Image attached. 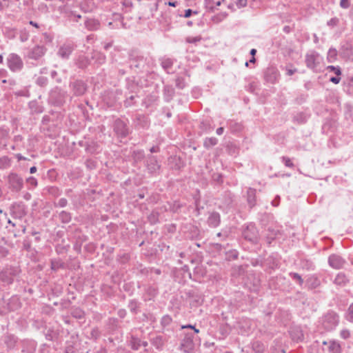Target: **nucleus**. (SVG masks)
Wrapping results in <instances>:
<instances>
[{
    "mask_svg": "<svg viewBox=\"0 0 353 353\" xmlns=\"http://www.w3.org/2000/svg\"><path fill=\"white\" fill-rule=\"evenodd\" d=\"M6 185L12 192L18 193L23 188V179L16 172H10L6 176Z\"/></svg>",
    "mask_w": 353,
    "mask_h": 353,
    "instance_id": "obj_1",
    "label": "nucleus"
},
{
    "mask_svg": "<svg viewBox=\"0 0 353 353\" xmlns=\"http://www.w3.org/2000/svg\"><path fill=\"white\" fill-rule=\"evenodd\" d=\"M7 66L12 72H20L23 68V62L19 55L16 53H10L7 59Z\"/></svg>",
    "mask_w": 353,
    "mask_h": 353,
    "instance_id": "obj_2",
    "label": "nucleus"
},
{
    "mask_svg": "<svg viewBox=\"0 0 353 353\" xmlns=\"http://www.w3.org/2000/svg\"><path fill=\"white\" fill-rule=\"evenodd\" d=\"M242 236L245 240L254 244L257 243L259 240V231L253 223H249L243 228Z\"/></svg>",
    "mask_w": 353,
    "mask_h": 353,
    "instance_id": "obj_3",
    "label": "nucleus"
},
{
    "mask_svg": "<svg viewBox=\"0 0 353 353\" xmlns=\"http://www.w3.org/2000/svg\"><path fill=\"white\" fill-rule=\"evenodd\" d=\"M305 62L307 68L314 72H318L320 65V54L316 51H310L305 56Z\"/></svg>",
    "mask_w": 353,
    "mask_h": 353,
    "instance_id": "obj_4",
    "label": "nucleus"
},
{
    "mask_svg": "<svg viewBox=\"0 0 353 353\" xmlns=\"http://www.w3.org/2000/svg\"><path fill=\"white\" fill-rule=\"evenodd\" d=\"M17 272L16 268L12 267L5 268L0 272V280L6 284H11L13 283L14 278L17 276Z\"/></svg>",
    "mask_w": 353,
    "mask_h": 353,
    "instance_id": "obj_5",
    "label": "nucleus"
},
{
    "mask_svg": "<svg viewBox=\"0 0 353 353\" xmlns=\"http://www.w3.org/2000/svg\"><path fill=\"white\" fill-rule=\"evenodd\" d=\"M181 350L185 353H192L194 349V335L192 333L185 334L181 343Z\"/></svg>",
    "mask_w": 353,
    "mask_h": 353,
    "instance_id": "obj_6",
    "label": "nucleus"
},
{
    "mask_svg": "<svg viewBox=\"0 0 353 353\" xmlns=\"http://www.w3.org/2000/svg\"><path fill=\"white\" fill-rule=\"evenodd\" d=\"M65 99V92L59 88L53 89L50 94V101L56 105H62Z\"/></svg>",
    "mask_w": 353,
    "mask_h": 353,
    "instance_id": "obj_7",
    "label": "nucleus"
},
{
    "mask_svg": "<svg viewBox=\"0 0 353 353\" xmlns=\"http://www.w3.org/2000/svg\"><path fill=\"white\" fill-rule=\"evenodd\" d=\"M146 168L150 174H157L161 168V165L154 156L150 155L146 160Z\"/></svg>",
    "mask_w": 353,
    "mask_h": 353,
    "instance_id": "obj_8",
    "label": "nucleus"
},
{
    "mask_svg": "<svg viewBox=\"0 0 353 353\" xmlns=\"http://www.w3.org/2000/svg\"><path fill=\"white\" fill-rule=\"evenodd\" d=\"M70 87L77 96H81L85 94L87 90V85L81 80H76L70 83Z\"/></svg>",
    "mask_w": 353,
    "mask_h": 353,
    "instance_id": "obj_9",
    "label": "nucleus"
},
{
    "mask_svg": "<svg viewBox=\"0 0 353 353\" xmlns=\"http://www.w3.org/2000/svg\"><path fill=\"white\" fill-rule=\"evenodd\" d=\"M328 263L332 268L338 270L343 268L345 260L340 255L333 254L329 256Z\"/></svg>",
    "mask_w": 353,
    "mask_h": 353,
    "instance_id": "obj_10",
    "label": "nucleus"
},
{
    "mask_svg": "<svg viewBox=\"0 0 353 353\" xmlns=\"http://www.w3.org/2000/svg\"><path fill=\"white\" fill-rule=\"evenodd\" d=\"M146 66V59L143 56H137L130 59V68L138 70L141 72L145 70Z\"/></svg>",
    "mask_w": 353,
    "mask_h": 353,
    "instance_id": "obj_11",
    "label": "nucleus"
},
{
    "mask_svg": "<svg viewBox=\"0 0 353 353\" xmlns=\"http://www.w3.org/2000/svg\"><path fill=\"white\" fill-rule=\"evenodd\" d=\"M114 130L120 137H125L128 134V129L126 124L121 120L117 119L114 122Z\"/></svg>",
    "mask_w": 353,
    "mask_h": 353,
    "instance_id": "obj_12",
    "label": "nucleus"
},
{
    "mask_svg": "<svg viewBox=\"0 0 353 353\" xmlns=\"http://www.w3.org/2000/svg\"><path fill=\"white\" fill-rule=\"evenodd\" d=\"M46 51V48L43 46H36L29 51L28 57L31 59L38 60L45 54Z\"/></svg>",
    "mask_w": 353,
    "mask_h": 353,
    "instance_id": "obj_13",
    "label": "nucleus"
},
{
    "mask_svg": "<svg viewBox=\"0 0 353 353\" xmlns=\"http://www.w3.org/2000/svg\"><path fill=\"white\" fill-rule=\"evenodd\" d=\"M279 72L274 68H268L264 73V79L266 82L271 84L275 83L278 81Z\"/></svg>",
    "mask_w": 353,
    "mask_h": 353,
    "instance_id": "obj_14",
    "label": "nucleus"
},
{
    "mask_svg": "<svg viewBox=\"0 0 353 353\" xmlns=\"http://www.w3.org/2000/svg\"><path fill=\"white\" fill-rule=\"evenodd\" d=\"M74 50L71 43H64L58 50V55L62 59H68Z\"/></svg>",
    "mask_w": 353,
    "mask_h": 353,
    "instance_id": "obj_15",
    "label": "nucleus"
},
{
    "mask_svg": "<svg viewBox=\"0 0 353 353\" xmlns=\"http://www.w3.org/2000/svg\"><path fill=\"white\" fill-rule=\"evenodd\" d=\"M59 13L65 18L69 20H72V16L74 14V11L72 10V8L68 3L58 8Z\"/></svg>",
    "mask_w": 353,
    "mask_h": 353,
    "instance_id": "obj_16",
    "label": "nucleus"
},
{
    "mask_svg": "<svg viewBox=\"0 0 353 353\" xmlns=\"http://www.w3.org/2000/svg\"><path fill=\"white\" fill-rule=\"evenodd\" d=\"M85 27L89 31H95L100 28L101 24L96 19L88 18L84 22Z\"/></svg>",
    "mask_w": 353,
    "mask_h": 353,
    "instance_id": "obj_17",
    "label": "nucleus"
},
{
    "mask_svg": "<svg viewBox=\"0 0 353 353\" xmlns=\"http://www.w3.org/2000/svg\"><path fill=\"white\" fill-rule=\"evenodd\" d=\"M208 224L212 228L217 227L221 222V217L219 213L216 212H212L210 214L208 218Z\"/></svg>",
    "mask_w": 353,
    "mask_h": 353,
    "instance_id": "obj_18",
    "label": "nucleus"
},
{
    "mask_svg": "<svg viewBox=\"0 0 353 353\" xmlns=\"http://www.w3.org/2000/svg\"><path fill=\"white\" fill-rule=\"evenodd\" d=\"M256 190L249 188L247 190V202L250 208L254 207L256 204Z\"/></svg>",
    "mask_w": 353,
    "mask_h": 353,
    "instance_id": "obj_19",
    "label": "nucleus"
},
{
    "mask_svg": "<svg viewBox=\"0 0 353 353\" xmlns=\"http://www.w3.org/2000/svg\"><path fill=\"white\" fill-rule=\"evenodd\" d=\"M279 234V230L272 227L268 228L265 234V241L268 244H270Z\"/></svg>",
    "mask_w": 353,
    "mask_h": 353,
    "instance_id": "obj_20",
    "label": "nucleus"
},
{
    "mask_svg": "<svg viewBox=\"0 0 353 353\" xmlns=\"http://www.w3.org/2000/svg\"><path fill=\"white\" fill-rule=\"evenodd\" d=\"M4 343L8 349H13L17 343V338L13 335L8 334L4 337Z\"/></svg>",
    "mask_w": 353,
    "mask_h": 353,
    "instance_id": "obj_21",
    "label": "nucleus"
},
{
    "mask_svg": "<svg viewBox=\"0 0 353 353\" xmlns=\"http://www.w3.org/2000/svg\"><path fill=\"white\" fill-rule=\"evenodd\" d=\"M92 59L94 61V63L97 65H102L105 62L106 57L104 54L98 51H93L92 53Z\"/></svg>",
    "mask_w": 353,
    "mask_h": 353,
    "instance_id": "obj_22",
    "label": "nucleus"
},
{
    "mask_svg": "<svg viewBox=\"0 0 353 353\" xmlns=\"http://www.w3.org/2000/svg\"><path fill=\"white\" fill-rule=\"evenodd\" d=\"M161 65L163 70L167 72L170 73V70L174 65V61L170 58H162L161 60Z\"/></svg>",
    "mask_w": 353,
    "mask_h": 353,
    "instance_id": "obj_23",
    "label": "nucleus"
},
{
    "mask_svg": "<svg viewBox=\"0 0 353 353\" xmlns=\"http://www.w3.org/2000/svg\"><path fill=\"white\" fill-rule=\"evenodd\" d=\"M307 284L310 289H315L320 286L321 281L316 276L312 275L307 279Z\"/></svg>",
    "mask_w": 353,
    "mask_h": 353,
    "instance_id": "obj_24",
    "label": "nucleus"
},
{
    "mask_svg": "<svg viewBox=\"0 0 353 353\" xmlns=\"http://www.w3.org/2000/svg\"><path fill=\"white\" fill-rule=\"evenodd\" d=\"M76 64L79 68L83 69L90 64V60L86 56L80 55L76 61Z\"/></svg>",
    "mask_w": 353,
    "mask_h": 353,
    "instance_id": "obj_25",
    "label": "nucleus"
},
{
    "mask_svg": "<svg viewBox=\"0 0 353 353\" xmlns=\"http://www.w3.org/2000/svg\"><path fill=\"white\" fill-rule=\"evenodd\" d=\"M252 348L255 353H263L266 346L262 342L256 341L252 343Z\"/></svg>",
    "mask_w": 353,
    "mask_h": 353,
    "instance_id": "obj_26",
    "label": "nucleus"
},
{
    "mask_svg": "<svg viewBox=\"0 0 353 353\" xmlns=\"http://www.w3.org/2000/svg\"><path fill=\"white\" fill-rule=\"evenodd\" d=\"M338 52L336 48H330L327 52V61L329 63H334L337 59Z\"/></svg>",
    "mask_w": 353,
    "mask_h": 353,
    "instance_id": "obj_27",
    "label": "nucleus"
},
{
    "mask_svg": "<svg viewBox=\"0 0 353 353\" xmlns=\"http://www.w3.org/2000/svg\"><path fill=\"white\" fill-rule=\"evenodd\" d=\"M347 282L348 279L343 273H339L334 281L336 285L341 286L345 285Z\"/></svg>",
    "mask_w": 353,
    "mask_h": 353,
    "instance_id": "obj_28",
    "label": "nucleus"
},
{
    "mask_svg": "<svg viewBox=\"0 0 353 353\" xmlns=\"http://www.w3.org/2000/svg\"><path fill=\"white\" fill-rule=\"evenodd\" d=\"M59 219L63 223H68L72 219V216L70 212L63 210L59 213Z\"/></svg>",
    "mask_w": 353,
    "mask_h": 353,
    "instance_id": "obj_29",
    "label": "nucleus"
},
{
    "mask_svg": "<svg viewBox=\"0 0 353 353\" xmlns=\"http://www.w3.org/2000/svg\"><path fill=\"white\" fill-rule=\"evenodd\" d=\"M218 143V139L215 137H207L205 139L203 142V146L209 149L214 145H216Z\"/></svg>",
    "mask_w": 353,
    "mask_h": 353,
    "instance_id": "obj_30",
    "label": "nucleus"
},
{
    "mask_svg": "<svg viewBox=\"0 0 353 353\" xmlns=\"http://www.w3.org/2000/svg\"><path fill=\"white\" fill-rule=\"evenodd\" d=\"M11 165V160L7 156L0 157V169H7Z\"/></svg>",
    "mask_w": 353,
    "mask_h": 353,
    "instance_id": "obj_31",
    "label": "nucleus"
},
{
    "mask_svg": "<svg viewBox=\"0 0 353 353\" xmlns=\"http://www.w3.org/2000/svg\"><path fill=\"white\" fill-rule=\"evenodd\" d=\"M8 307L10 311L17 310L18 307H19V299L16 297H12L8 303Z\"/></svg>",
    "mask_w": 353,
    "mask_h": 353,
    "instance_id": "obj_32",
    "label": "nucleus"
},
{
    "mask_svg": "<svg viewBox=\"0 0 353 353\" xmlns=\"http://www.w3.org/2000/svg\"><path fill=\"white\" fill-rule=\"evenodd\" d=\"M64 268V263L60 259L51 260V269L57 271L60 268Z\"/></svg>",
    "mask_w": 353,
    "mask_h": 353,
    "instance_id": "obj_33",
    "label": "nucleus"
},
{
    "mask_svg": "<svg viewBox=\"0 0 353 353\" xmlns=\"http://www.w3.org/2000/svg\"><path fill=\"white\" fill-rule=\"evenodd\" d=\"M329 352L330 353H340L341 352V346L338 343L334 341H331L329 343L328 346Z\"/></svg>",
    "mask_w": 353,
    "mask_h": 353,
    "instance_id": "obj_34",
    "label": "nucleus"
},
{
    "mask_svg": "<svg viewBox=\"0 0 353 353\" xmlns=\"http://www.w3.org/2000/svg\"><path fill=\"white\" fill-rule=\"evenodd\" d=\"M163 91L166 100L169 101L174 94V89L170 85H165L164 87Z\"/></svg>",
    "mask_w": 353,
    "mask_h": 353,
    "instance_id": "obj_35",
    "label": "nucleus"
},
{
    "mask_svg": "<svg viewBox=\"0 0 353 353\" xmlns=\"http://www.w3.org/2000/svg\"><path fill=\"white\" fill-rule=\"evenodd\" d=\"M47 190H48V192L50 195H52V196H53L54 197L59 196L61 194V192L59 190V188L56 187V186L48 187Z\"/></svg>",
    "mask_w": 353,
    "mask_h": 353,
    "instance_id": "obj_36",
    "label": "nucleus"
},
{
    "mask_svg": "<svg viewBox=\"0 0 353 353\" xmlns=\"http://www.w3.org/2000/svg\"><path fill=\"white\" fill-rule=\"evenodd\" d=\"M26 183L29 186L28 188H34L38 185V181L36 178L34 176H29L26 179Z\"/></svg>",
    "mask_w": 353,
    "mask_h": 353,
    "instance_id": "obj_37",
    "label": "nucleus"
},
{
    "mask_svg": "<svg viewBox=\"0 0 353 353\" xmlns=\"http://www.w3.org/2000/svg\"><path fill=\"white\" fill-rule=\"evenodd\" d=\"M72 316L76 319H81L84 316V312L79 308H75L72 311Z\"/></svg>",
    "mask_w": 353,
    "mask_h": 353,
    "instance_id": "obj_38",
    "label": "nucleus"
},
{
    "mask_svg": "<svg viewBox=\"0 0 353 353\" xmlns=\"http://www.w3.org/2000/svg\"><path fill=\"white\" fill-rule=\"evenodd\" d=\"M176 88L179 89H183L185 87V82L184 78L178 77L175 80Z\"/></svg>",
    "mask_w": 353,
    "mask_h": 353,
    "instance_id": "obj_39",
    "label": "nucleus"
},
{
    "mask_svg": "<svg viewBox=\"0 0 353 353\" xmlns=\"http://www.w3.org/2000/svg\"><path fill=\"white\" fill-rule=\"evenodd\" d=\"M294 121H296L298 123H304L306 122V117L303 113L297 114L294 117Z\"/></svg>",
    "mask_w": 353,
    "mask_h": 353,
    "instance_id": "obj_40",
    "label": "nucleus"
},
{
    "mask_svg": "<svg viewBox=\"0 0 353 353\" xmlns=\"http://www.w3.org/2000/svg\"><path fill=\"white\" fill-rule=\"evenodd\" d=\"M130 343L132 349L138 350L141 346V340L138 338L132 337Z\"/></svg>",
    "mask_w": 353,
    "mask_h": 353,
    "instance_id": "obj_41",
    "label": "nucleus"
},
{
    "mask_svg": "<svg viewBox=\"0 0 353 353\" xmlns=\"http://www.w3.org/2000/svg\"><path fill=\"white\" fill-rule=\"evenodd\" d=\"M9 130L4 125L0 127V140L4 139L8 137Z\"/></svg>",
    "mask_w": 353,
    "mask_h": 353,
    "instance_id": "obj_42",
    "label": "nucleus"
},
{
    "mask_svg": "<svg viewBox=\"0 0 353 353\" xmlns=\"http://www.w3.org/2000/svg\"><path fill=\"white\" fill-rule=\"evenodd\" d=\"M290 276L292 279L296 281L300 285H302L303 283V279H302L301 276L296 272H290Z\"/></svg>",
    "mask_w": 353,
    "mask_h": 353,
    "instance_id": "obj_43",
    "label": "nucleus"
},
{
    "mask_svg": "<svg viewBox=\"0 0 353 353\" xmlns=\"http://www.w3.org/2000/svg\"><path fill=\"white\" fill-rule=\"evenodd\" d=\"M30 107L32 111L36 113H41L43 112V108L41 106H38L36 102L32 101L30 103Z\"/></svg>",
    "mask_w": 353,
    "mask_h": 353,
    "instance_id": "obj_44",
    "label": "nucleus"
},
{
    "mask_svg": "<svg viewBox=\"0 0 353 353\" xmlns=\"http://www.w3.org/2000/svg\"><path fill=\"white\" fill-rule=\"evenodd\" d=\"M128 307L132 312L137 313L139 304L137 301L132 300L129 303Z\"/></svg>",
    "mask_w": 353,
    "mask_h": 353,
    "instance_id": "obj_45",
    "label": "nucleus"
},
{
    "mask_svg": "<svg viewBox=\"0 0 353 353\" xmlns=\"http://www.w3.org/2000/svg\"><path fill=\"white\" fill-rule=\"evenodd\" d=\"M172 318L169 315H165L162 317L161 323L163 327L169 325L172 323Z\"/></svg>",
    "mask_w": 353,
    "mask_h": 353,
    "instance_id": "obj_46",
    "label": "nucleus"
},
{
    "mask_svg": "<svg viewBox=\"0 0 353 353\" xmlns=\"http://www.w3.org/2000/svg\"><path fill=\"white\" fill-rule=\"evenodd\" d=\"M326 319H330L332 322V325L336 326L339 322V316L336 314H328L326 316Z\"/></svg>",
    "mask_w": 353,
    "mask_h": 353,
    "instance_id": "obj_47",
    "label": "nucleus"
},
{
    "mask_svg": "<svg viewBox=\"0 0 353 353\" xmlns=\"http://www.w3.org/2000/svg\"><path fill=\"white\" fill-rule=\"evenodd\" d=\"M327 70L331 72H334L336 76H340L341 74V70L339 66L328 65L327 67Z\"/></svg>",
    "mask_w": 353,
    "mask_h": 353,
    "instance_id": "obj_48",
    "label": "nucleus"
},
{
    "mask_svg": "<svg viewBox=\"0 0 353 353\" xmlns=\"http://www.w3.org/2000/svg\"><path fill=\"white\" fill-rule=\"evenodd\" d=\"M281 160H282V162L285 164V165L286 167L291 168L294 167V163H292V161H291V159L289 157H282Z\"/></svg>",
    "mask_w": 353,
    "mask_h": 353,
    "instance_id": "obj_49",
    "label": "nucleus"
},
{
    "mask_svg": "<svg viewBox=\"0 0 353 353\" xmlns=\"http://www.w3.org/2000/svg\"><path fill=\"white\" fill-rule=\"evenodd\" d=\"M134 158L137 160H141L144 157V152L143 150L134 151Z\"/></svg>",
    "mask_w": 353,
    "mask_h": 353,
    "instance_id": "obj_50",
    "label": "nucleus"
},
{
    "mask_svg": "<svg viewBox=\"0 0 353 353\" xmlns=\"http://www.w3.org/2000/svg\"><path fill=\"white\" fill-rule=\"evenodd\" d=\"M148 220L149 221L152 223V224H154L156 223H157L158 221V215L157 213H151L149 216H148Z\"/></svg>",
    "mask_w": 353,
    "mask_h": 353,
    "instance_id": "obj_51",
    "label": "nucleus"
},
{
    "mask_svg": "<svg viewBox=\"0 0 353 353\" xmlns=\"http://www.w3.org/2000/svg\"><path fill=\"white\" fill-rule=\"evenodd\" d=\"M201 37H188L186 38V41L189 43H195L201 41Z\"/></svg>",
    "mask_w": 353,
    "mask_h": 353,
    "instance_id": "obj_52",
    "label": "nucleus"
},
{
    "mask_svg": "<svg viewBox=\"0 0 353 353\" xmlns=\"http://www.w3.org/2000/svg\"><path fill=\"white\" fill-rule=\"evenodd\" d=\"M248 0H236L235 4L238 8H244L247 6Z\"/></svg>",
    "mask_w": 353,
    "mask_h": 353,
    "instance_id": "obj_53",
    "label": "nucleus"
},
{
    "mask_svg": "<svg viewBox=\"0 0 353 353\" xmlns=\"http://www.w3.org/2000/svg\"><path fill=\"white\" fill-rule=\"evenodd\" d=\"M48 79L46 77H41L37 80V83L40 86H44L47 84Z\"/></svg>",
    "mask_w": 353,
    "mask_h": 353,
    "instance_id": "obj_54",
    "label": "nucleus"
},
{
    "mask_svg": "<svg viewBox=\"0 0 353 353\" xmlns=\"http://www.w3.org/2000/svg\"><path fill=\"white\" fill-rule=\"evenodd\" d=\"M339 20L336 17L332 18L327 23V26L334 27L338 25Z\"/></svg>",
    "mask_w": 353,
    "mask_h": 353,
    "instance_id": "obj_55",
    "label": "nucleus"
},
{
    "mask_svg": "<svg viewBox=\"0 0 353 353\" xmlns=\"http://www.w3.org/2000/svg\"><path fill=\"white\" fill-rule=\"evenodd\" d=\"M68 201L65 198H61L59 200L58 203L55 204V206H59L60 208H64L67 205Z\"/></svg>",
    "mask_w": 353,
    "mask_h": 353,
    "instance_id": "obj_56",
    "label": "nucleus"
},
{
    "mask_svg": "<svg viewBox=\"0 0 353 353\" xmlns=\"http://www.w3.org/2000/svg\"><path fill=\"white\" fill-rule=\"evenodd\" d=\"M192 14H197L198 12L197 11H193L191 9H187V10H185V13L183 15V17L184 18H189V17H190L192 16Z\"/></svg>",
    "mask_w": 353,
    "mask_h": 353,
    "instance_id": "obj_57",
    "label": "nucleus"
},
{
    "mask_svg": "<svg viewBox=\"0 0 353 353\" xmlns=\"http://www.w3.org/2000/svg\"><path fill=\"white\" fill-rule=\"evenodd\" d=\"M340 6L344 9L348 8L350 6V0H341Z\"/></svg>",
    "mask_w": 353,
    "mask_h": 353,
    "instance_id": "obj_58",
    "label": "nucleus"
},
{
    "mask_svg": "<svg viewBox=\"0 0 353 353\" xmlns=\"http://www.w3.org/2000/svg\"><path fill=\"white\" fill-rule=\"evenodd\" d=\"M134 99V96H130L129 98L126 99V100L124 101V105L125 107L132 105L133 104Z\"/></svg>",
    "mask_w": 353,
    "mask_h": 353,
    "instance_id": "obj_59",
    "label": "nucleus"
},
{
    "mask_svg": "<svg viewBox=\"0 0 353 353\" xmlns=\"http://www.w3.org/2000/svg\"><path fill=\"white\" fill-rule=\"evenodd\" d=\"M341 334V336L343 339H346L349 338V337H350V332H349L348 330H342V331L341 332V334Z\"/></svg>",
    "mask_w": 353,
    "mask_h": 353,
    "instance_id": "obj_60",
    "label": "nucleus"
},
{
    "mask_svg": "<svg viewBox=\"0 0 353 353\" xmlns=\"http://www.w3.org/2000/svg\"><path fill=\"white\" fill-rule=\"evenodd\" d=\"M348 315L350 320H353V303L350 305L348 308Z\"/></svg>",
    "mask_w": 353,
    "mask_h": 353,
    "instance_id": "obj_61",
    "label": "nucleus"
},
{
    "mask_svg": "<svg viewBox=\"0 0 353 353\" xmlns=\"http://www.w3.org/2000/svg\"><path fill=\"white\" fill-rule=\"evenodd\" d=\"M81 18V15L79 14H77V12L74 11V14L72 17V20L74 22H78L79 19Z\"/></svg>",
    "mask_w": 353,
    "mask_h": 353,
    "instance_id": "obj_62",
    "label": "nucleus"
},
{
    "mask_svg": "<svg viewBox=\"0 0 353 353\" xmlns=\"http://www.w3.org/2000/svg\"><path fill=\"white\" fill-rule=\"evenodd\" d=\"M280 196H276V198L272 201V205L274 207H277L279 205Z\"/></svg>",
    "mask_w": 353,
    "mask_h": 353,
    "instance_id": "obj_63",
    "label": "nucleus"
},
{
    "mask_svg": "<svg viewBox=\"0 0 353 353\" xmlns=\"http://www.w3.org/2000/svg\"><path fill=\"white\" fill-rule=\"evenodd\" d=\"M330 81L335 84H337L340 82L341 78L337 77H332L330 79Z\"/></svg>",
    "mask_w": 353,
    "mask_h": 353,
    "instance_id": "obj_64",
    "label": "nucleus"
}]
</instances>
